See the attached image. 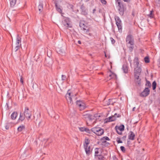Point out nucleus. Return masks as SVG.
<instances>
[{"label": "nucleus", "mask_w": 160, "mask_h": 160, "mask_svg": "<svg viewBox=\"0 0 160 160\" xmlns=\"http://www.w3.org/2000/svg\"><path fill=\"white\" fill-rule=\"evenodd\" d=\"M78 44H81V41L80 40L78 41Z\"/></svg>", "instance_id": "obj_59"}, {"label": "nucleus", "mask_w": 160, "mask_h": 160, "mask_svg": "<svg viewBox=\"0 0 160 160\" xmlns=\"http://www.w3.org/2000/svg\"><path fill=\"white\" fill-rule=\"evenodd\" d=\"M21 38L19 37L18 35L17 36L16 39V45H19V46H21Z\"/></svg>", "instance_id": "obj_18"}, {"label": "nucleus", "mask_w": 160, "mask_h": 160, "mask_svg": "<svg viewBox=\"0 0 160 160\" xmlns=\"http://www.w3.org/2000/svg\"><path fill=\"white\" fill-rule=\"evenodd\" d=\"M83 102H82V101H77V102H76V104H77V105L78 107H79V106H81V104H82V103Z\"/></svg>", "instance_id": "obj_41"}, {"label": "nucleus", "mask_w": 160, "mask_h": 160, "mask_svg": "<svg viewBox=\"0 0 160 160\" xmlns=\"http://www.w3.org/2000/svg\"><path fill=\"white\" fill-rule=\"evenodd\" d=\"M126 138V136H123L122 138L123 139H125Z\"/></svg>", "instance_id": "obj_60"}, {"label": "nucleus", "mask_w": 160, "mask_h": 160, "mask_svg": "<svg viewBox=\"0 0 160 160\" xmlns=\"http://www.w3.org/2000/svg\"><path fill=\"white\" fill-rule=\"evenodd\" d=\"M18 115V113L16 112H13L11 115V118L12 119H15Z\"/></svg>", "instance_id": "obj_27"}, {"label": "nucleus", "mask_w": 160, "mask_h": 160, "mask_svg": "<svg viewBox=\"0 0 160 160\" xmlns=\"http://www.w3.org/2000/svg\"><path fill=\"white\" fill-rule=\"evenodd\" d=\"M80 9L81 10V14L82 15L85 16L88 15V11L87 10L85 7L83 5L81 6Z\"/></svg>", "instance_id": "obj_11"}, {"label": "nucleus", "mask_w": 160, "mask_h": 160, "mask_svg": "<svg viewBox=\"0 0 160 160\" xmlns=\"http://www.w3.org/2000/svg\"><path fill=\"white\" fill-rule=\"evenodd\" d=\"M126 42L127 45L134 43V40H132L129 41H126Z\"/></svg>", "instance_id": "obj_42"}, {"label": "nucleus", "mask_w": 160, "mask_h": 160, "mask_svg": "<svg viewBox=\"0 0 160 160\" xmlns=\"http://www.w3.org/2000/svg\"><path fill=\"white\" fill-rule=\"evenodd\" d=\"M91 130L98 136H101L104 133V130L100 127L93 128L91 129Z\"/></svg>", "instance_id": "obj_2"}, {"label": "nucleus", "mask_w": 160, "mask_h": 160, "mask_svg": "<svg viewBox=\"0 0 160 160\" xmlns=\"http://www.w3.org/2000/svg\"><path fill=\"white\" fill-rule=\"evenodd\" d=\"M84 148L86 154L88 156L90 155L92 152V151L90 150V146H87L84 147Z\"/></svg>", "instance_id": "obj_14"}, {"label": "nucleus", "mask_w": 160, "mask_h": 160, "mask_svg": "<svg viewBox=\"0 0 160 160\" xmlns=\"http://www.w3.org/2000/svg\"><path fill=\"white\" fill-rule=\"evenodd\" d=\"M25 129V126L24 125H22L20 126L18 128V132H21Z\"/></svg>", "instance_id": "obj_23"}, {"label": "nucleus", "mask_w": 160, "mask_h": 160, "mask_svg": "<svg viewBox=\"0 0 160 160\" xmlns=\"http://www.w3.org/2000/svg\"><path fill=\"white\" fill-rule=\"evenodd\" d=\"M20 81L22 83V84L23 85V78H22V76H21V77Z\"/></svg>", "instance_id": "obj_53"}, {"label": "nucleus", "mask_w": 160, "mask_h": 160, "mask_svg": "<svg viewBox=\"0 0 160 160\" xmlns=\"http://www.w3.org/2000/svg\"><path fill=\"white\" fill-rule=\"evenodd\" d=\"M90 140L88 138H86L85 139L84 142L83 143V147L87 146H89V144L90 143Z\"/></svg>", "instance_id": "obj_21"}, {"label": "nucleus", "mask_w": 160, "mask_h": 160, "mask_svg": "<svg viewBox=\"0 0 160 160\" xmlns=\"http://www.w3.org/2000/svg\"><path fill=\"white\" fill-rule=\"evenodd\" d=\"M116 120V118L114 117L113 115H112L111 116L109 117L108 118H106L105 120L106 122H108L112 121H114Z\"/></svg>", "instance_id": "obj_15"}, {"label": "nucleus", "mask_w": 160, "mask_h": 160, "mask_svg": "<svg viewBox=\"0 0 160 160\" xmlns=\"http://www.w3.org/2000/svg\"><path fill=\"white\" fill-rule=\"evenodd\" d=\"M65 98L68 104H72L73 103L71 93L68 92L65 95Z\"/></svg>", "instance_id": "obj_10"}, {"label": "nucleus", "mask_w": 160, "mask_h": 160, "mask_svg": "<svg viewBox=\"0 0 160 160\" xmlns=\"http://www.w3.org/2000/svg\"><path fill=\"white\" fill-rule=\"evenodd\" d=\"M134 81L135 83L138 86H140L141 83V79L139 78V76H134Z\"/></svg>", "instance_id": "obj_13"}, {"label": "nucleus", "mask_w": 160, "mask_h": 160, "mask_svg": "<svg viewBox=\"0 0 160 160\" xmlns=\"http://www.w3.org/2000/svg\"><path fill=\"white\" fill-rule=\"evenodd\" d=\"M132 15L133 16H134V12H132Z\"/></svg>", "instance_id": "obj_62"}, {"label": "nucleus", "mask_w": 160, "mask_h": 160, "mask_svg": "<svg viewBox=\"0 0 160 160\" xmlns=\"http://www.w3.org/2000/svg\"><path fill=\"white\" fill-rule=\"evenodd\" d=\"M112 160H118V158L116 157V156H113L112 157Z\"/></svg>", "instance_id": "obj_55"}, {"label": "nucleus", "mask_w": 160, "mask_h": 160, "mask_svg": "<svg viewBox=\"0 0 160 160\" xmlns=\"http://www.w3.org/2000/svg\"><path fill=\"white\" fill-rule=\"evenodd\" d=\"M116 3H117L118 7V10L119 14L123 15L125 10V7L124 4L122 2L121 0H116Z\"/></svg>", "instance_id": "obj_1"}, {"label": "nucleus", "mask_w": 160, "mask_h": 160, "mask_svg": "<svg viewBox=\"0 0 160 160\" xmlns=\"http://www.w3.org/2000/svg\"><path fill=\"white\" fill-rule=\"evenodd\" d=\"M113 116L115 118L116 120V119L117 118H120L121 116L120 114H117V113H115Z\"/></svg>", "instance_id": "obj_47"}, {"label": "nucleus", "mask_w": 160, "mask_h": 160, "mask_svg": "<svg viewBox=\"0 0 160 160\" xmlns=\"http://www.w3.org/2000/svg\"><path fill=\"white\" fill-rule=\"evenodd\" d=\"M16 10H12V13H14H14H16Z\"/></svg>", "instance_id": "obj_58"}, {"label": "nucleus", "mask_w": 160, "mask_h": 160, "mask_svg": "<svg viewBox=\"0 0 160 160\" xmlns=\"http://www.w3.org/2000/svg\"><path fill=\"white\" fill-rule=\"evenodd\" d=\"M102 4H106L107 3V2L105 0H100Z\"/></svg>", "instance_id": "obj_52"}, {"label": "nucleus", "mask_w": 160, "mask_h": 160, "mask_svg": "<svg viewBox=\"0 0 160 160\" xmlns=\"http://www.w3.org/2000/svg\"><path fill=\"white\" fill-rule=\"evenodd\" d=\"M146 86H148L149 88H150L151 87V84L150 82L149 81H147L146 82V83L145 85Z\"/></svg>", "instance_id": "obj_40"}, {"label": "nucleus", "mask_w": 160, "mask_h": 160, "mask_svg": "<svg viewBox=\"0 0 160 160\" xmlns=\"http://www.w3.org/2000/svg\"><path fill=\"white\" fill-rule=\"evenodd\" d=\"M66 78V76L65 75H62V80H65Z\"/></svg>", "instance_id": "obj_50"}, {"label": "nucleus", "mask_w": 160, "mask_h": 160, "mask_svg": "<svg viewBox=\"0 0 160 160\" xmlns=\"http://www.w3.org/2000/svg\"><path fill=\"white\" fill-rule=\"evenodd\" d=\"M38 8L40 12H42L43 10V5L42 4H39L38 6Z\"/></svg>", "instance_id": "obj_37"}, {"label": "nucleus", "mask_w": 160, "mask_h": 160, "mask_svg": "<svg viewBox=\"0 0 160 160\" xmlns=\"http://www.w3.org/2000/svg\"><path fill=\"white\" fill-rule=\"evenodd\" d=\"M82 28V30L84 31H86V32H89V28H88V27L87 26H84V28Z\"/></svg>", "instance_id": "obj_36"}, {"label": "nucleus", "mask_w": 160, "mask_h": 160, "mask_svg": "<svg viewBox=\"0 0 160 160\" xmlns=\"http://www.w3.org/2000/svg\"><path fill=\"white\" fill-rule=\"evenodd\" d=\"M20 47H21V46H19V45H16V46L14 48L15 51H17L19 49Z\"/></svg>", "instance_id": "obj_46"}, {"label": "nucleus", "mask_w": 160, "mask_h": 160, "mask_svg": "<svg viewBox=\"0 0 160 160\" xmlns=\"http://www.w3.org/2000/svg\"><path fill=\"white\" fill-rule=\"evenodd\" d=\"M122 70L125 73H127L128 72V67L127 64H124L122 66Z\"/></svg>", "instance_id": "obj_20"}, {"label": "nucleus", "mask_w": 160, "mask_h": 160, "mask_svg": "<svg viewBox=\"0 0 160 160\" xmlns=\"http://www.w3.org/2000/svg\"><path fill=\"white\" fill-rule=\"evenodd\" d=\"M25 118V117L24 115H23V113L21 112L20 114V117L18 120L22 122L24 119Z\"/></svg>", "instance_id": "obj_30"}, {"label": "nucleus", "mask_w": 160, "mask_h": 160, "mask_svg": "<svg viewBox=\"0 0 160 160\" xmlns=\"http://www.w3.org/2000/svg\"><path fill=\"white\" fill-rule=\"evenodd\" d=\"M10 6L13 7L16 4L17 0H9Z\"/></svg>", "instance_id": "obj_29"}, {"label": "nucleus", "mask_w": 160, "mask_h": 160, "mask_svg": "<svg viewBox=\"0 0 160 160\" xmlns=\"http://www.w3.org/2000/svg\"><path fill=\"white\" fill-rule=\"evenodd\" d=\"M79 108L80 110H82L84 109L85 108L84 103L82 102V104H81V106H79Z\"/></svg>", "instance_id": "obj_35"}, {"label": "nucleus", "mask_w": 160, "mask_h": 160, "mask_svg": "<svg viewBox=\"0 0 160 160\" xmlns=\"http://www.w3.org/2000/svg\"><path fill=\"white\" fill-rule=\"evenodd\" d=\"M124 2H130L131 0H123Z\"/></svg>", "instance_id": "obj_56"}, {"label": "nucleus", "mask_w": 160, "mask_h": 160, "mask_svg": "<svg viewBox=\"0 0 160 160\" xmlns=\"http://www.w3.org/2000/svg\"><path fill=\"white\" fill-rule=\"evenodd\" d=\"M133 64L136 67H138L139 64L138 58V57H135L133 60Z\"/></svg>", "instance_id": "obj_19"}, {"label": "nucleus", "mask_w": 160, "mask_h": 160, "mask_svg": "<svg viewBox=\"0 0 160 160\" xmlns=\"http://www.w3.org/2000/svg\"><path fill=\"white\" fill-rule=\"evenodd\" d=\"M150 93V90L148 88H145L144 90L140 93V96L142 97H145L148 96Z\"/></svg>", "instance_id": "obj_9"}, {"label": "nucleus", "mask_w": 160, "mask_h": 160, "mask_svg": "<svg viewBox=\"0 0 160 160\" xmlns=\"http://www.w3.org/2000/svg\"><path fill=\"white\" fill-rule=\"evenodd\" d=\"M108 76L110 77V79L115 78H116V75L112 72H110L108 73Z\"/></svg>", "instance_id": "obj_22"}, {"label": "nucleus", "mask_w": 160, "mask_h": 160, "mask_svg": "<svg viewBox=\"0 0 160 160\" xmlns=\"http://www.w3.org/2000/svg\"><path fill=\"white\" fill-rule=\"evenodd\" d=\"M96 11V10L95 8L93 9V12H92V13H95V12Z\"/></svg>", "instance_id": "obj_57"}, {"label": "nucleus", "mask_w": 160, "mask_h": 160, "mask_svg": "<svg viewBox=\"0 0 160 160\" xmlns=\"http://www.w3.org/2000/svg\"><path fill=\"white\" fill-rule=\"evenodd\" d=\"M134 43L127 45L130 52H132V51L134 48Z\"/></svg>", "instance_id": "obj_24"}, {"label": "nucleus", "mask_w": 160, "mask_h": 160, "mask_svg": "<svg viewBox=\"0 0 160 160\" xmlns=\"http://www.w3.org/2000/svg\"><path fill=\"white\" fill-rule=\"evenodd\" d=\"M70 20L69 18L64 17L62 21V24L66 27H71L70 24Z\"/></svg>", "instance_id": "obj_7"}, {"label": "nucleus", "mask_w": 160, "mask_h": 160, "mask_svg": "<svg viewBox=\"0 0 160 160\" xmlns=\"http://www.w3.org/2000/svg\"><path fill=\"white\" fill-rule=\"evenodd\" d=\"M55 7L57 11L61 14H62V9L60 8V7L58 6L57 3L55 4Z\"/></svg>", "instance_id": "obj_33"}, {"label": "nucleus", "mask_w": 160, "mask_h": 160, "mask_svg": "<svg viewBox=\"0 0 160 160\" xmlns=\"http://www.w3.org/2000/svg\"><path fill=\"white\" fill-rule=\"evenodd\" d=\"M135 108H135V107H134L133 108V109H132V111H135Z\"/></svg>", "instance_id": "obj_61"}, {"label": "nucleus", "mask_w": 160, "mask_h": 160, "mask_svg": "<svg viewBox=\"0 0 160 160\" xmlns=\"http://www.w3.org/2000/svg\"><path fill=\"white\" fill-rule=\"evenodd\" d=\"M120 149L121 151L123 152H125V149L124 147L121 146L120 147Z\"/></svg>", "instance_id": "obj_48"}, {"label": "nucleus", "mask_w": 160, "mask_h": 160, "mask_svg": "<svg viewBox=\"0 0 160 160\" xmlns=\"http://www.w3.org/2000/svg\"><path fill=\"white\" fill-rule=\"evenodd\" d=\"M144 61L146 63H148L150 62L149 59L147 57H146L144 58Z\"/></svg>", "instance_id": "obj_43"}, {"label": "nucleus", "mask_w": 160, "mask_h": 160, "mask_svg": "<svg viewBox=\"0 0 160 160\" xmlns=\"http://www.w3.org/2000/svg\"><path fill=\"white\" fill-rule=\"evenodd\" d=\"M135 135L132 131L130 132V134L128 136V139L131 140H133L134 139Z\"/></svg>", "instance_id": "obj_17"}, {"label": "nucleus", "mask_w": 160, "mask_h": 160, "mask_svg": "<svg viewBox=\"0 0 160 160\" xmlns=\"http://www.w3.org/2000/svg\"><path fill=\"white\" fill-rule=\"evenodd\" d=\"M124 126L123 124H121L120 126H116L115 127V129L119 135L122 134V132L124 130Z\"/></svg>", "instance_id": "obj_6"}, {"label": "nucleus", "mask_w": 160, "mask_h": 160, "mask_svg": "<svg viewBox=\"0 0 160 160\" xmlns=\"http://www.w3.org/2000/svg\"><path fill=\"white\" fill-rule=\"evenodd\" d=\"M14 124V123L12 122L7 123L5 126V128L7 130L9 129L10 126H12Z\"/></svg>", "instance_id": "obj_32"}, {"label": "nucleus", "mask_w": 160, "mask_h": 160, "mask_svg": "<svg viewBox=\"0 0 160 160\" xmlns=\"http://www.w3.org/2000/svg\"><path fill=\"white\" fill-rule=\"evenodd\" d=\"M115 20L116 22V24L118 27V31L120 32L122 31V21L120 18L118 16H116L115 17Z\"/></svg>", "instance_id": "obj_4"}, {"label": "nucleus", "mask_w": 160, "mask_h": 160, "mask_svg": "<svg viewBox=\"0 0 160 160\" xmlns=\"http://www.w3.org/2000/svg\"><path fill=\"white\" fill-rule=\"evenodd\" d=\"M84 130L85 131H84L88 133H90L91 131V130H90L88 128H85V129Z\"/></svg>", "instance_id": "obj_44"}, {"label": "nucleus", "mask_w": 160, "mask_h": 160, "mask_svg": "<svg viewBox=\"0 0 160 160\" xmlns=\"http://www.w3.org/2000/svg\"><path fill=\"white\" fill-rule=\"evenodd\" d=\"M154 1L156 3L160 4V0H154Z\"/></svg>", "instance_id": "obj_54"}, {"label": "nucleus", "mask_w": 160, "mask_h": 160, "mask_svg": "<svg viewBox=\"0 0 160 160\" xmlns=\"http://www.w3.org/2000/svg\"><path fill=\"white\" fill-rule=\"evenodd\" d=\"M85 128L83 127L79 128V129L81 132H84L85 131L84 130L85 129Z\"/></svg>", "instance_id": "obj_51"}, {"label": "nucleus", "mask_w": 160, "mask_h": 160, "mask_svg": "<svg viewBox=\"0 0 160 160\" xmlns=\"http://www.w3.org/2000/svg\"><path fill=\"white\" fill-rule=\"evenodd\" d=\"M23 114L28 120H29L30 119L32 116V113L29 110V108L28 107H25Z\"/></svg>", "instance_id": "obj_5"}, {"label": "nucleus", "mask_w": 160, "mask_h": 160, "mask_svg": "<svg viewBox=\"0 0 160 160\" xmlns=\"http://www.w3.org/2000/svg\"><path fill=\"white\" fill-rule=\"evenodd\" d=\"M101 141L102 143H105L106 142V140L109 141L110 139L107 136H105L101 139Z\"/></svg>", "instance_id": "obj_25"}, {"label": "nucleus", "mask_w": 160, "mask_h": 160, "mask_svg": "<svg viewBox=\"0 0 160 160\" xmlns=\"http://www.w3.org/2000/svg\"><path fill=\"white\" fill-rule=\"evenodd\" d=\"M159 40H160V33L159 34Z\"/></svg>", "instance_id": "obj_63"}, {"label": "nucleus", "mask_w": 160, "mask_h": 160, "mask_svg": "<svg viewBox=\"0 0 160 160\" xmlns=\"http://www.w3.org/2000/svg\"><path fill=\"white\" fill-rule=\"evenodd\" d=\"M94 158L96 160H104V157L102 154Z\"/></svg>", "instance_id": "obj_28"}, {"label": "nucleus", "mask_w": 160, "mask_h": 160, "mask_svg": "<svg viewBox=\"0 0 160 160\" xmlns=\"http://www.w3.org/2000/svg\"><path fill=\"white\" fill-rule=\"evenodd\" d=\"M67 7L69 9H71L73 11L74 7V6L73 5L71 4H68Z\"/></svg>", "instance_id": "obj_38"}, {"label": "nucleus", "mask_w": 160, "mask_h": 160, "mask_svg": "<svg viewBox=\"0 0 160 160\" xmlns=\"http://www.w3.org/2000/svg\"><path fill=\"white\" fill-rule=\"evenodd\" d=\"M94 157H97V156L101 155L100 153L101 150L99 148H96L95 149Z\"/></svg>", "instance_id": "obj_16"}, {"label": "nucleus", "mask_w": 160, "mask_h": 160, "mask_svg": "<svg viewBox=\"0 0 160 160\" xmlns=\"http://www.w3.org/2000/svg\"><path fill=\"white\" fill-rule=\"evenodd\" d=\"M110 39L111 41V42L112 44H114L115 42V41L113 39V38L111 37L110 38Z\"/></svg>", "instance_id": "obj_49"}, {"label": "nucleus", "mask_w": 160, "mask_h": 160, "mask_svg": "<svg viewBox=\"0 0 160 160\" xmlns=\"http://www.w3.org/2000/svg\"><path fill=\"white\" fill-rule=\"evenodd\" d=\"M97 114H95L94 115L89 114L86 112L83 113L82 116L83 117L85 118H88L90 120H92L94 119V118L96 117V115Z\"/></svg>", "instance_id": "obj_8"}, {"label": "nucleus", "mask_w": 160, "mask_h": 160, "mask_svg": "<svg viewBox=\"0 0 160 160\" xmlns=\"http://www.w3.org/2000/svg\"><path fill=\"white\" fill-rule=\"evenodd\" d=\"M147 16L151 18H153L154 17V15L153 13V10L150 11V13L147 15Z\"/></svg>", "instance_id": "obj_31"}, {"label": "nucleus", "mask_w": 160, "mask_h": 160, "mask_svg": "<svg viewBox=\"0 0 160 160\" xmlns=\"http://www.w3.org/2000/svg\"><path fill=\"white\" fill-rule=\"evenodd\" d=\"M134 40V39L131 34L128 35L126 38V41H131Z\"/></svg>", "instance_id": "obj_26"}, {"label": "nucleus", "mask_w": 160, "mask_h": 160, "mask_svg": "<svg viewBox=\"0 0 160 160\" xmlns=\"http://www.w3.org/2000/svg\"><path fill=\"white\" fill-rule=\"evenodd\" d=\"M159 66L160 67V61L159 62Z\"/></svg>", "instance_id": "obj_64"}, {"label": "nucleus", "mask_w": 160, "mask_h": 160, "mask_svg": "<svg viewBox=\"0 0 160 160\" xmlns=\"http://www.w3.org/2000/svg\"><path fill=\"white\" fill-rule=\"evenodd\" d=\"M141 72V69L139 67H137L135 68L134 76H140Z\"/></svg>", "instance_id": "obj_12"}, {"label": "nucleus", "mask_w": 160, "mask_h": 160, "mask_svg": "<svg viewBox=\"0 0 160 160\" xmlns=\"http://www.w3.org/2000/svg\"><path fill=\"white\" fill-rule=\"evenodd\" d=\"M157 83L155 81L153 82L152 83V87L153 90H155L156 87Z\"/></svg>", "instance_id": "obj_39"}, {"label": "nucleus", "mask_w": 160, "mask_h": 160, "mask_svg": "<svg viewBox=\"0 0 160 160\" xmlns=\"http://www.w3.org/2000/svg\"><path fill=\"white\" fill-rule=\"evenodd\" d=\"M85 22L84 21V20H81V21H80V22H79V26H80V27L81 28H84V26H86L85 25Z\"/></svg>", "instance_id": "obj_34"}, {"label": "nucleus", "mask_w": 160, "mask_h": 160, "mask_svg": "<svg viewBox=\"0 0 160 160\" xmlns=\"http://www.w3.org/2000/svg\"><path fill=\"white\" fill-rule=\"evenodd\" d=\"M116 141L118 143H122V142L120 138L119 137H117V138Z\"/></svg>", "instance_id": "obj_45"}, {"label": "nucleus", "mask_w": 160, "mask_h": 160, "mask_svg": "<svg viewBox=\"0 0 160 160\" xmlns=\"http://www.w3.org/2000/svg\"><path fill=\"white\" fill-rule=\"evenodd\" d=\"M115 20L116 22V24L118 27V31L120 32L122 31V21L120 18L118 16H116L115 17Z\"/></svg>", "instance_id": "obj_3"}]
</instances>
